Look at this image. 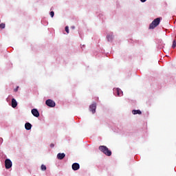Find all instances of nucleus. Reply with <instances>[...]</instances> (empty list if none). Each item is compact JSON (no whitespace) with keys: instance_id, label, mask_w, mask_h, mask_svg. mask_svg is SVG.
<instances>
[{"instance_id":"obj_14","label":"nucleus","mask_w":176,"mask_h":176,"mask_svg":"<svg viewBox=\"0 0 176 176\" xmlns=\"http://www.w3.org/2000/svg\"><path fill=\"white\" fill-rule=\"evenodd\" d=\"M42 171H46V166L44 164H42L41 166Z\"/></svg>"},{"instance_id":"obj_6","label":"nucleus","mask_w":176,"mask_h":176,"mask_svg":"<svg viewBox=\"0 0 176 176\" xmlns=\"http://www.w3.org/2000/svg\"><path fill=\"white\" fill-rule=\"evenodd\" d=\"M97 108V104L96 103H94L90 105L89 107V111L92 112V113H96V109Z\"/></svg>"},{"instance_id":"obj_18","label":"nucleus","mask_w":176,"mask_h":176,"mask_svg":"<svg viewBox=\"0 0 176 176\" xmlns=\"http://www.w3.org/2000/svg\"><path fill=\"white\" fill-rule=\"evenodd\" d=\"M50 14L51 17H54V12H53V11L50 12Z\"/></svg>"},{"instance_id":"obj_12","label":"nucleus","mask_w":176,"mask_h":176,"mask_svg":"<svg viewBox=\"0 0 176 176\" xmlns=\"http://www.w3.org/2000/svg\"><path fill=\"white\" fill-rule=\"evenodd\" d=\"M132 113L133 115H141L142 112L140 110H133Z\"/></svg>"},{"instance_id":"obj_10","label":"nucleus","mask_w":176,"mask_h":176,"mask_svg":"<svg viewBox=\"0 0 176 176\" xmlns=\"http://www.w3.org/2000/svg\"><path fill=\"white\" fill-rule=\"evenodd\" d=\"M25 128L26 130H31L32 128V124H31L30 122H26L25 124Z\"/></svg>"},{"instance_id":"obj_20","label":"nucleus","mask_w":176,"mask_h":176,"mask_svg":"<svg viewBox=\"0 0 176 176\" xmlns=\"http://www.w3.org/2000/svg\"><path fill=\"white\" fill-rule=\"evenodd\" d=\"M50 146H51V148H54V144H50Z\"/></svg>"},{"instance_id":"obj_17","label":"nucleus","mask_w":176,"mask_h":176,"mask_svg":"<svg viewBox=\"0 0 176 176\" xmlns=\"http://www.w3.org/2000/svg\"><path fill=\"white\" fill-rule=\"evenodd\" d=\"M0 28H1L2 30H3V28H5V23H1V24H0Z\"/></svg>"},{"instance_id":"obj_1","label":"nucleus","mask_w":176,"mask_h":176,"mask_svg":"<svg viewBox=\"0 0 176 176\" xmlns=\"http://www.w3.org/2000/svg\"><path fill=\"white\" fill-rule=\"evenodd\" d=\"M99 151L102 152L106 156H111L112 155V151L107 147V146H99Z\"/></svg>"},{"instance_id":"obj_21","label":"nucleus","mask_w":176,"mask_h":176,"mask_svg":"<svg viewBox=\"0 0 176 176\" xmlns=\"http://www.w3.org/2000/svg\"><path fill=\"white\" fill-rule=\"evenodd\" d=\"M142 2H146V0H140Z\"/></svg>"},{"instance_id":"obj_5","label":"nucleus","mask_w":176,"mask_h":176,"mask_svg":"<svg viewBox=\"0 0 176 176\" xmlns=\"http://www.w3.org/2000/svg\"><path fill=\"white\" fill-rule=\"evenodd\" d=\"M113 90L118 97H122V96H123V91H122L121 89L116 88Z\"/></svg>"},{"instance_id":"obj_15","label":"nucleus","mask_w":176,"mask_h":176,"mask_svg":"<svg viewBox=\"0 0 176 176\" xmlns=\"http://www.w3.org/2000/svg\"><path fill=\"white\" fill-rule=\"evenodd\" d=\"M65 30L67 34H69V28L68 26H66Z\"/></svg>"},{"instance_id":"obj_11","label":"nucleus","mask_w":176,"mask_h":176,"mask_svg":"<svg viewBox=\"0 0 176 176\" xmlns=\"http://www.w3.org/2000/svg\"><path fill=\"white\" fill-rule=\"evenodd\" d=\"M12 108H16V107H17V101H16V99L14 98L12 99Z\"/></svg>"},{"instance_id":"obj_3","label":"nucleus","mask_w":176,"mask_h":176,"mask_svg":"<svg viewBox=\"0 0 176 176\" xmlns=\"http://www.w3.org/2000/svg\"><path fill=\"white\" fill-rule=\"evenodd\" d=\"M46 105L50 108H54L56 107V102L51 99H48L45 101Z\"/></svg>"},{"instance_id":"obj_13","label":"nucleus","mask_w":176,"mask_h":176,"mask_svg":"<svg viewBox=\"0 0 176 176\" xmlns=\"http://www.w3.org/2000/svg\"><path fill=\"white\" fill-rule=\"evenodd\" d=\"M175 47H176V41L174 40V41H173L172 48H173V49H175Z\"/></svg>"},{"instance_id":"obj_9","label":"nucleus","mask_w":176,"mask_h":176,"mask_svg":"<svg viewBox=\"0 0 176 176\" xmlns=\"http://www.w3.org/2000/svg\"><path fill=\"white\" fill-rule=\"evenodd\" d=\"M64 157H65V153H59L57 154V159H58V160H63V159H64Z\"/></svg>"},{"instance_id":"obj_22","label":"nucleus","mask_w":176,"mask_h":176,"mask_svg":"<svg viewBox=\"0 0 176 176\" xmlns=\"http://www.w3.org/2000/svg\"><path fill=\"white\" fill-rule=\"evenodd\" d=\"M72 28L73 30H74L75 26H72Z\"/></svg>"},{"instance_id":"obj_7","label":"nucleus","mask_w":176,"mask_h":176,"mask_svg":"<svg viewBox=\"0 0 176 176\" xmlns=\"http://www.w3.org/2000/svg\"><path fill=\"white\" fill-rule=\"evenodd\" d=\"M32 113L33 116H35V118H39V111H38V109H32Z\"/></svg>"},{"instance_id":"obj_2","label":"nucleus","mask_w":176,"mask_h":176,"mask_svg":"<svg viewBox=\"0 0 176 176\" xmlns=\"http://www.w3.org/2000/svg\"><path fill=\"white\" fill-rule=\"evenodd\" d=\"M160 24V18H156L153 21V22L150 24L149 28L150 30H153Z\"/></svg>"},{"instance_id":"obj_8","label":"nucleus","mask_w":176,"mask_h":176,"mask_svg":"<svg viewBox=\"0 0 176 176\" xmlns=\"http://www.w3.org/2000/svg\"><path fill=\"white\" fill-rule=\"evenodd\" d=\"M72 167V169L74 170V171H76V170H79V168H80V166L78 163L73 164Z\"/></svg>"},{"instance_id":"obj_19","label":"nucleus","mask_w":176,"mask_h":176,"mask_svg":"<svg viewBox=\"0 0 176 176\" xmlns=\"http://www.w3.org/2000/svg\"><path fill=\"white\" fill-rule=\"evenodd\" d=\"M19 91V87H16V88L14 89V91Z\"/></svg>"},{"instance_id":"obj_4","label":"nucleus","mask_w":176,"mask_h":176,"mask_svg":"<svg viewBox=\"0 0 176 176\" xmlns=\"http://www.w3.org/2000/svg\"><path fill=\"white\" fill-rule=\"evenodd\" d=\"M12 161L10 159H6L5 160V167L7 170L12 168Z\"/></svg>"},{"instance_id":"obj_16","label":"nucleus","mask_w":176,"mask_h":176,"mask_svg":"<svg viewBox=\"0 0 176 176\" xmlns=\"http://www.w3.org/2000/svg\"><path fill=\"white\" fill-rule=\"evenodd\" d=\"M107 38L109 42L112 41V38H113L112 36H111V35H107Z\"/></svg>"}]
</instances>
